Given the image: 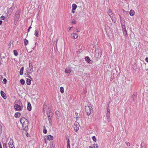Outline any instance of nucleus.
Listing matches in <instances>:
<instances>
[{"mask_svg": "<svg viewBox=\"0 0 148 148\" xmlns=\"http://www.w3.org/2000/svg\"><path fill=\"white\" fill-rule=\"evenodd\" d=\"M67 148H70V144H67Z\"/></svg>", "mask_w": 148, "mask_h": 148, "instance_id": "6e6d98bb", "label": "nucleus"}, {"mask_svg": "<svg viewBox=\"0 0 148 148\" xmlns=\"http://www.w3.org/2000/svg\"><path fill=\"white\" fill-rule=\"evenodd\" d=\"M60 91L62 93H63L64 92V88L63 87H60Z\"/></svg>", "mask_w": 148, "mask_h": 148, "instance_id": "bb28decb", "label": "nucleus"}, {"mask_svg": "<svg viewBox=\"0 0 148 148\" xmlns=\"http://www.w3.org/2000/svg\"><path fill=\"white\" fill-rule=\"evenodd\" d=\"M73 27H68V28H67V30L68 31H69Z\"/></svg>", "mask_w": 148, "mask_h": 148, "instance_id": "49530a36", "label": "nucleus"}, {"mask_svg": "<svg viewBox=\"0 0 148 148\" xmlns=\"http://www.w3.org/2000/svg\"><path fill=\"white\" fill-rule=\"evenodd\" d=\"M71 36H73V37H75V36H76V37H78L77 34H75V33H73V34H72Z\"/></svg>", "mask_w": 148, "mask_h": 148, "instance_id": "f704fd0d", "label": "nucleus"}, {"mask_svg": "<svg viewBox=\"0 0 148 148\" xmlns=\"http://www.w3.org/2000/svg\"><path fill=\"white\" fill-rule=\"evenodd\" d=\"M110 112H107L106 114L107 117H108V118L110 117Z\"/></svg>", "mask_w": 148, "mask_h": 148, "instance_id": "c9c22d12", "label": "nucleus"}, {"mask_svg": "<svg viewBox=\"0 0 148 148\" xmlns=\"http://www.w3.org/2000/svg\"><path fill=\"white\" fill-rule=\"evenodd\" d=\"M51 118H48V120L49 121V124L50 125H51V122H52V120L51 119Z\"/></svg>", "mask_w": 148, "mask_h": 148, "instance_id": "c756f323", "label": "nucleus"}, {"mask_svg": "<svg viewBox=\"0 0 148 148\" xmlns=\"http://www.w3.org/2000/svg\"><path fill=\"white\" fill-rule=\"evenodd\" d=\"M13 40H11L9 43V45L10 46H11V45L13 43Z\"/></svg>", "mask_w": 148, "mask_h": 148, "instance_id": "ea45409f", "label": "nucleus"}, {"mask_svg": "<svg viewBox=\"0 0 148 148\" xmlns=\"http://www.w3.org/2000/svg\"><path fill=\"white\" fill-rule=\"evenodd\" d=\"M92 139L95 142H96L97 141V139L95 136H93L92 137Z\"/></svg>", "mask_w": 148, "mask_h": 148, "instance_id": "473e14b6", "label": "nucleus"}, {"mask_svg": "<svg viewBox=\"0 0 148 148\" xmlns=\"http://www.w3.org/2000/svg\"><path fill=\"white\" fill-rule=\"evenodd\" d=\"M45 143L47 144V140H46V138H45Z\"/></svg>", "mask_w": 148, "mask_h": 148, "instance_id": "4d7b16f0", "label": "nucleus"}, {"mask_svg": "<svg viewBox=\"0 0 148 148\" xmlns=\"http://www.w3.org/2000/svg\"><path fill=\"white\" fill-rule=\"evenodd\" d=\"M85 111L87 113V115L89 116L90 115L91 113L92 112V108L91 106V105L90 103L88 104V105L86 106Z\"/></svg>", "mask_w": 148, "mask_h": 148, "instance_id": "7ed1b4c3", "label": "nucleus"}, {"mask_svg": "<svg viewBox=\"0 0 148 148\" xmlns=\"http://www.w3.org/2000/svg\"><path fill=\"white\" fill-rule=\"evenodd\" d=\"M145 61L147 62H148V58H147L145 59Z\"/></svg>", "mask_w": 148, "mask_h": 148, "instance_id": "bf43d9fd", "label": "nucleus"}, {"mask_svg": "<svg viewBox=\"0 0 148 148\" xmlns=\"http://www.w3.org/2000/svg\"><path fill=\"white\" fill-rule=\"evenodd\" d=\"M107 112H110V109L109 108H107Z\"/></svg>", "mask_w": 148, "mask_h": 148, "instance_id": "13d9d810", "label": "nucleus"}, {"mask_svg": "<svg viewBox=\"0 0 148 148\" xmlns=\"http://www.w3.org/2000/svg\"><path fill=\"white\" fill-rule=\"evenodd\" d=\"M46 108V105L44 103L43 105V112H44V111H45Z\"/></svg>", "mask_w": 148, "mask_h": 148, "instance_id": "2f4dec72", "label": "nucleus"}, {"mask_svg": "<svg viewBox=\"0 0 148 148\" xmlns=\"http://www.w3.org/2000/svg\"><path fill=\"white\" fill-rule=\"evenodd\" d=\"M27 109L29 111H31L32 110L31 105L29 103H28Z\"/></svg>", "mask_w": 148, "mask_h": 148, "instance_id": "dca6fc26", "label": "nucleus"}, {"mask_svg": "<svg viewBox=\"0 0 148 148\" xmlns=\"http://www.w3.org/2000/svg\"><path fill=\"white\" fill-rule=\"evenodd\" d=\"M77 5L74 3H73L72 5V9L75 10L77 8Z\"/></svg>", "mask_w": 148, "mask_h": 148, "instance_id": "393cba45", "label": "nucleus"}, {"mask_svg": "<svg viewBox=\"0 0 148 148\" xmlns=\"http://www.w3.org/2000/svg\"><path fill=\"white\" fill-rule=\"evenodd\" d=\"M66 138L67 140H69V136L67 135H66Z\"/></svg>", "mask_w": 148, "mask_h": 148, "instance_id": "4c0bfd02", "label": "nucleus"}, {"mask_svg": "<svg viewBox=\"0 0 148 148\" xmlns=\"http://www.w3.org/2000/svg\"><path fill=\"white\" fill-rule=\"evenodd\" d=\"M75 10L74 9L73 10V9H72V12L73 13H75V11H74Z\"/></svg>", "mask_w": 148, "mask_h": 148, "instance_id": "052dcab7", "label": "nucleus"}, {"mask_svg": "<svg viewBox=\"0 0 148 148\" xmlns=\"http://www.w3.org/2000/svg\"><path fill=\"white\" fill-rule=\"evenodd\" d=\"M120 21H121V20L123 19L124 18L123 17H120Z\"/></svg>", "mask_w": 148, "mask_h": 148, "instance_id": "e2e57ef3", "label": "nucleus"}, {"mask_svg": "<svg viewBox=\"0 0 148 148\" xmlns=\"http://www.w3.org/2000/svg\"><path fill=\"white\" fill-rule=\"evenodd\" d=\"M2 57L3 58L5 59L6 58V56H3Z\"/></svg>", "mask_w": 148, "mask_h": 148, "instance_id": "338daca9", "label": "nucleus"}, {"mask_svg": "<svg viewBox=\"0 0 148 148\" xmlns=\"http://www.w3.org/2000/svg\"><path fill=\"white\" fill-rule=\"evenodd\" d=\"M125 22V19L124 18L122 20H121V21H120V22Z\"/></svg>", "mask_w": 148, "mask_h": 148, "instance_id": "de8ad7c7", "label": "nucleus"}, {"mask_svg": "<svg viewBox=\"0 0 148 148\" xmlns=\"http://www.w3.org/2000/svg\"><path fill=\"white\" fill-rule=\"evenodd\" d=\"M8 145L10 148H15L13 145V140H10L8 143Z\"/></svg>", "mask_w": 148, "mask_h": 148, "instance_id": "9d476101", "label": "nucleus"}, {"mask_svg": "<svg viewBox=\"0 0 148 148\" xmlns=\"http://www.w3.org/2000/svg\"><path fill=\"white\" fill-rule=\"evenodd\" d=\"M76 23L75 22V21H73L72 22L71 24L72 25L75 24Z\"/></svg>", "mask_w": 148, "mask_h": 148, "instance_id": "603ef678", "label": "nucleus"}, {"mask_svg": "<svg viewBox=\"0 0 148 148\" xmlns=\"http://www.w3.org/2000/svg\"><path fill=\"white\" fill-rule=\"evenodd\" d=\"M69 142H70L69 140H67V144H70Z\"/></svg>", "mask_w": 148, "mask_h": 148, "instance_id": "864d4df0", "label": "nucleus"}, {"mask_svg": "<svg viewBox=\"0 0 148 148\" xmlns=\"http://www.w3.org/2000/svg\"><path fill=\"white\" fill-rule=\"evenodd\" d=\"M125 22V19L124 18L122 20H121V21H120V22Z\"/></svg>", "mask_w": 148, "mask_h": 148, "instance_id": "09e8293b", "label": "nucleus"}, {"mask_svg": "<svg viewBox=\"0 0 148 148\" xmlns=\"http://www.w3.org/2000/svg\"><path fill=\"white\" fill-rule=\"evenodd\" d=\"M137 97V92H135L134 93L133 95L132 99L133 101H135L136 100Z\"/></svg>", "mask_w": 148, "mask_h": 148, "instance_id": "1a4fd4ad", "label": "nucleus"}, {"mask_svg": "<svg viewBox=\"0 0 148 148\" xmlns=\"http://www.w3.org/2000/svg\"><path fill=\"white\" fill-rule=\"evenodd\" d=\"M2 21L0 19V25H1L2 23Z\"/></svg>", "mask_w": 148, "mask_h": 148, "instance_id": "69168bd1", "label": "nucleus"}, {"mask_svg": "<svg viewBox=\"0 0 148 148\" xmlns=\"http://www.w3.org/2000/svg\"><path fill=\"white\" fill-rule=\"evenodd\" d=\"M134 11L133 10H131L130 12V14L131 16H133L135 14Z\"/></svg>", "mask_w": 148, "mask_h": 148, "instance_id": "6ab92c4d", "label": "nucleus"}, {"mask_svg": "<svg viewBox=\"0 0 148 148\" xmlns=\"http://www.w3.org/2000/svg\"><path fill=\"white\" fill-rule=\"evenodd\" d=\"M112 12L111 10H109L108 11L109 15L110 17L112 18H113V14L112 13L110 14Z\"/></svg>", "mask_w": 148, "mask_h": 148, "instance_id": "4be33fe9", "label": "nucleus"}, {"mask_svg": "<svg viewBox=\"0 0 148 148\" xmlns=\"http://www.w3.org/2000/svg\"><path fill=\"white\" fill-rule=\"evenodd\" d=\"M55 114L56 118L58 119H59L60 116V113L57 110L55 112Z\"/></svg>", "mask_w": 148, "mask_h": 148, "instance_id": "9b49d317", "label": "nucleus"}, {"mask_svg": "<svg viewBox=\"0 0 148 148\" xmlns=\"http://www.w3.org/2000/svg\"><path fill=\"white\" fill-rule=\"evenodd\" d=\"M15 8V7L14 4H12V6L11 7H10V8H9L10 10H13Z\"/></svg>", "mask_w": 148, "mask_h": 148, "instance_id": "72a5a7b5", "label": "nucleus"}, {"mask_svg": "<svg viewBox=\"0 0 148 148\" xmlns=\"http://www.w3.org/2000/svg\"><path fill=\"white\" fill-rule=\"evenodd\" d=\"M20 121L22 125L23 130H26L28 128L29 124L28 121L25 118L22 117Z\"/></svg>", "mask_w": 148, "mask_h": 148, "instance_id": "f257e3e1", "label": "nucleus"}, {"mask_svg": "<svg viewBox=\"0 0 148 148\" xmlns=\"http://www.w3.org/2000/svg\"><path fill=\"white\" fill-rule=\"evenodd\" d=\"M26 83L28 85H30L31 83V82L30 79H27Z\"/></svg>", "mask_w": 148, "mask_h": 148, "instance_id": "5701e85b", "label": "nucleus"}, {"mask_svg": "<svg viewBox=\"0 0 148 148\" xmlns=\"http://www.w3.org/2000/svg\"><path fill=\"white\" fill-rule=\"evenodd\" d=\"M25 75H26V73H25ZM27 77L29 78L30 79H32V78H31V77L29 75H28L27 74Z\"/></svg>", "mask_w": 148, "mask_h": 148, "instance_id": "a18cd8bd", "label": "nucleus"}, {"mask_svg": "<svg viewBox=\"0 0 148 148\" xmlns=\"http://www.w3.org/2000/svg\"><path fill=\"white\" fill-rule=\"evenodd\" d=\"M14 55L15 56H17L18 55V53L16 50H14L13 51Z\"/></svg>", "mask_w": 148, "mask_h": 148, "instance_id": "cd10ccee", "label": "nucleus"}, {"mask_svg": "<svg viewBox=\"0 0 148 148\" xmlns=\"http://www.w3.org/2000/svg\"><path fill=\"white\" fill-rule=\"evenodd\" d=\"M23 70H24V67H22L21 68L20 71V74L21 75H22L23 74Z\"/></svg>", "mask_w": 148, "mask_h": 148, "instance_id": "412c9836", "label": "nucleus"}, {"mask_svg": "<svg viewBox=\"0 0 148 148\" xmlns=\"http://www.w3.org/2000/svg\"><path fill=\"white\" fill-rule=\"evenodd\" d=\"M79 123L77 121H75L73 127L75 131L77 132L79 130Z\"/></svg>", "mask_w": 148, "mask_h": 148, "instance_id": "39448f33", "label": "nucleus"}, {"mask_svg": "<svg viewBox=\"0 0 148 148\" xmlns=\"http://www.w3.org/2000/svg\"><path fill=\"white\" fill-rule=\"evenodd\" d=\"M32 28V27L30 26L28 29V32H29L30 31V29Z\"/></svg>", "mask_w": 148, "mask_h": 148, "instance_id": "5fc2aeb1", "label": "nucleus"}, {"mask_svg": "<svg viewBox=\"0 0 148 148\" xmlns=\"http://www.w3.org/2000/svg\"><path fill=\"white\" fill-rule=\"evenodd\" d=\"M85 60L87 62L89 63H92V61H91L89 59V58L88 56L86 57L85 58Z\"/></svg>", "mask_w": 148, "mask_h": 148, "instance_id": "ddd939ff", "label": "nucleus"}, {"mask_svg": "<svg viewBox=\"0 0 148 148\" xmlns=\"http://www.w3.org/2000/svg\"><path fill=\"white\" fill-rule=\"evenodd\" d=\"M14 107L15 110L16 111H20L22 109V107L18 104H15Z\"/></svg>", "mask_w": 148, "mask_h": 148, "instance_id": "423d86ee", "label": "nucleus"}, {"mask_svg": "<svg viewBox=\"0 0 148 148\" xmlns=\"http://www.w3.org/2000/svg\"><path fill=\"white\" fill-rule=\"evenodd\" d=\"M12 11V10L11 9L10 10V9H9L8 10V11L7 13V16H8L10 15L11 14Z\"/></svg>", "mask_w": 148, "mask_h": 148, "instance_id": "a211bd4d", "label": "nucleus"}, {"mask_svg": "<svg viewBox=\"0 0 148 148\" xmlns=\"http://www.w3.org/2000/svg\"><path fill=\"white\" fill-rule=\"evenodd\" d=\"M101 51L99 49L95 50V59L96 60H98L101 57Z\"/></svg>", "mask_w": 148, "mask_h": 148, "instance_id": "20e7f679", "label": "nucleus"}, {"mask_svg": "<svg viewBox=\"0 0 148 148\" xmlns=\"http://www.w3.org/2000/svg\"><path fill=\"white\" fill-rule=\"evenodd\" d=\"M33 66L32 65L28 69V71L27 72V74L28 75L29 74H31L33 71Z\"/></svg>", "mask_w": 148, "mask_h": 148, "instance_id": "6e6552de", "label": "nucleus"}, {"mask_svg": "<svg viewBox=\"0 0 148 148\" xmlns=\"http://www.w3.org/2000/svg\"><path fill=\"white\" fill-rule=\"evenodd\" d=\"M48 118H51L53 116V115H47Z\"/></svg>", "mask_w": 148, "mask_h": 148, "instance_id": "c03bdc74", "label": "nucleus"}, {"mask_svg": "<svg viewBox=\"0 0 148 148\" xmlns=\"http://www.w3.org/2000/svg\"><path fill=\"white\" fill-rule=\"evenodd\" d=\"M121 26L125 25V22H121Z\"/></svg>", "mask_w": 148, "mask_h": 148, "instance_id": "37998d69", "label": "nucleus"}, {"mask_svg": "<svg viewBox=\"0 0 148 148\" xmlns=\"http://www.w3.org/2000/svg\"><path fill=\"white\" fill-rule=\"evenodd\" d=\"M121 26L122 28V30L123 31V33L124 34H125V36H126V35H127V32L125 25H122Z\"/></svg>", "mask_w": 148, "mask_h": 148, "instance_id": "0eeeda50", "label": "nucleus"}, {"mask_svg": "<svg viewBox=\"0 0 148 148\" xmlns=\"http://www.w3.org/2000/svg\"><path fill=\"white\" fill-rule=\"evenodd\" d=\"M21 115V114L20 112H17L15 113L14 116L16 118H18Z\"/></svg>", "mask_w": 148, "mask_h": 148, "instance_id": "2eb2a0df", "label": "nucleus"}, {"mask_svg": "<svg viewBox=\"0 0 148 148\" xmlns=\"http://www.w3.org/2000/svg\"><path fill=\"white\" fill-rule=\"evenodd\" d=\"M0 18L1 20H4L5 19V17L4 16H2Z\"/></svg>", "mask_w": 148, "mask_h": 148, "instance_id": "a19ab883", "label": "nucleus"}, {"mask_svg": "<svg viewBox=\"0 0 148 148\" xmlns=\"http://www.w3.org/2000/svg\"><path fill=\"white\" fill-rule=\"evenodd\" d=\"M26 135L27 136V137H29V134L27 133V134Z\"/></svg>", "mask_w": 148, "mask_h": 148, "instance_id": "774afa93", "label": "nucleus"}, {"mask_svg": "<svg viewBox=\"0 0 148 148\" xmlns=\"http://www.w3.org/2000/svg\"><path fill=\"white\" fill-rule=\"evenodd\" d=\"M47 139L49 140H52L53 139V137L50 135H48L47 136Z\"/></svg>", "mask_w": 148, "mask_h": 148, "instance_id": "f3484780", "label": "nucleus"}, {"mask_svg": "<svg viewBox=\"0 0 148 148\" xmlns=\"http://www.w3.org/2000/svg\"><path fill=\"white\" fill-rule=\"evenodd\" d=\"M7 83V81L5 78H4L3 81V83L4 84H6Z\"/></svg>", "mask_w": 148, "mask_h": 148, "instance_id": "7c9ffc66", "label": "nucleus"}, {"mask_svg": "<svg viewBox=\"0 0 148 148\" xmlns=\"http://www.w3.org/2000/svg\"><path fill=\"white\" fill-rule=\"evenodd\" d=\"M47 130L45 128H44L43 132L44 134H46L47 133Z\"/></svg>", "mask_w": 148, "mask_h": 148, "instance_id": "e433bc0d", "label": "nucleus"}, {"mask_svg": "<svg viewBox=\"0 0 148 148\" xmlns=\"http://www.w3.org/2000/svg\"><path fill=\"white\" fill-rule=\"evenodd\" d=\"M28 44V41L27 40L25 39L24 44L26 46Z\"/></svg>", "mask_w": 148, "mask_h": 148, "instance_id": "a878e982", "label": "nucleus"}, {"mask_svg": "<svg viewBox=\"0 0 148 148\" xmlns=\"http://www.w3.org/2000/svg\"><path fill=\"white\" fill-rule=\"evenodd\" d=\"M53 115L52 112L50 110H49L47 111V115Z\"/></svg>", "mask_w": 148, "mask_h": 148, "instance_id": "aec40b11", "label": "nucleus"}, {"mask_svg": "<svg viewBox=\"0 0 148 148\" xmlns=\"http://www.w3.org/2000/svg\"><path fill=\"white\" fill-rule=\"evenodd\" d=\"M107 119L108 121V122H110V117H108H108H107Z\"/></svg>", "mask_w": 148, "mask_h": 148, "instance_id": "3c124183", "label": "nucleus"}, {"mask_svg": "<svg viewBox=\"0 0 148 148\" xmlns=\"http://www.w3.org/2000/svg\"><path fill=\"white\" fill-rule=\"evenodd\" d=\"M20 83L22 85H23L25 84V81L23 79H21L20 80Z\"/></svg>", "mask_w": 148, "mask_h": 148, "instance_id": "c85d7f7f", "label": "nucleus"}, {"mask_svg": "<svg viewBox=\"0 0 148 148\" xmlns=\"http://www.w3.org/2000/svg\"><path fill=\"white\" fill-rule=\"evenodd\" d=\"M71 71V69L70 68H66L65 69V72L66 73H69Z\"/></svg>", "mask_w": 148, "mask_h": 148, "instance_id": "4468645a", "label": "nucleus"}, {"mask_svg": "<svg viewBox=\"0 0 148 148\" xmlns=\"http://www.w3.org/2000/svg\"><path fill=\"white\" fill-rule=\"evenodd\" d=\"M94 145H95L94 147V148H98V145L97 144L95 145V144H94Z\"/></svg>", "mask_w": 148, "mask_h": 148, "instance_id": "79ce46f5", "label": "nucleus"}, {"mask_svg": "<svg viewBox=\"0 0 148 148\" xmlns=\"http://www.w3.org/2000/svg\"><path fill=\"white\" fill-rule=\"evenodd\" d=\"M3 148H7L5 143H4V144H3Z\"/></svg>", "mask_w": 148, "mask_h": 148, "instance_id": "8fccbe9b", "label": "nucleus"}, {"mask_svg": "<svg viewBox=\"0 0 148 148\" xmlns=\"http://www.w3.org/2000/svg\"><path fill=\"white\" fill-rule=\"evenodd\" d=\"M76 32H79V30H78L77 29L76 30Z\"/></svg>", "mask_w": 148, "mask_h": 148, "instance_id": "0e129e2a", "label": "nucleus"}, {"mask_svg": "<svg viewBox=\"0 0 148 148\" xmlns=\"http://www.w3.org/2000/svg\"><path fill=\"white\" fill-rule=\"evenodd\" d=\"M29 66L30 67L32 65V63H29Z\"/></svg>", "mask_w": 148, "mask_h": 148, "instance_id": "680f3d73", "label": "nucleus"}, {"mask_svg": "<svg viewBox=\"0 0 148 148\" xmlns=\"http://www.w3.org/2000/svg\"><path fill=\"white\" fill-rule=\"evenodd\" d=\"M39 33L38 30V29H36L35 30V33L34 34V35L37 37H38V33Z\"/></svg>", "mask_w": 148, "mask_h": 148, "instance_id": "b1692460", "label": "nucleus"}, {"mask_svg": "<svg viewBox=\"0 0 148 148\" xmlns=\"http://www.w3.org/2000/svg\"><path fill=\"white\" fill-rule=\"evenodd\" d=\"M21 11L19 10H18L15 13L14 16V23L15 25H16L17 22L19 20L21 14Z\"/></svg>", "mask_w": 148, "mask_h": 148, "instance_id": "f03ea898", "label": "nucleus"}, {"mask_svg": "<svg viewBox=\"0 0 148 148\" xmlns=\"http://www.w3.org/2000/svg\"><path fill=\"white\" fill-rule=\"evenodd\" d=\"M126 144L127 145L128 147H129L130 145V144L129 142H126Z\"/></svg>", "mask_w": 148, "mask_h": 148, "instance_id": "58836bf2", "label": "nucleus"}, {"mask_svg": "<svg viewBox=\"0 0 148 148\" xmlns=\"http://www.w3.org/2000/svg\"><path fill=\"white\" fill-rule=\"evenodd\" d=\"M1 94L4 99H5L6 98V95L3 91H1Z\"/></svg>", "mask_w": 148, "mask_h": 148, "instance_id": "f8f14e48", "label": "nucleus"}]
</instances>
